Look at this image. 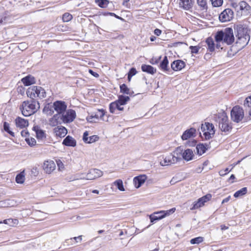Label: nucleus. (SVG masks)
<instances>
[{"mask_svg":"<svg viewBox=\"0 0 251 251\" xmlns=\"http://www.w3.org/2000/svg\"><path fill=\"white\" fill-rule=\"evenodd\" d=\"M216 42H222L227 45H231L235 41L233 29L231 27H226L224 30H219L214 35Z\"/></svg>","mask_w":251,"mask_h":251,"instance_id":"obj_1","label":"nucleus"},{"mask_svg":"<svg viewBox=\"0 0 251 251\" xmlns=\"http://www.w3.org/2000/svg\"><path fill=\"white\" fill-rule=\"evenodd\" d=\"M217 121L219 123V129L224 132H229L232 129L231 123L228 120L226 113L225 111L219 112L216 115Z\"/></svg>","mask_w":251,"mask_h":251,"instance_id":"obj_2","label":"nucleus"},{"mask_svg":"<svg viewBox=\"0 0 251 251\" xmlns=\"http://www.w3.org/2000/svg\"><path fill=\"white\" fill-rule=\"evenodd\" d=\"M26 93L29 98L35 99L38 97L40 99H42L46 97L45 89L40 86H31L27 89Z\"/></svg>","mask_w":251,"mask_h":251,"instance_id":"obj_3","label":"nucleus"},{"mask_svg":"<svg viewBox=\"0 0 251 251\" xmlns=\"http://www.w3.org/2000/svg\"><path fill=\"white\" fill-rule=\"evenodd\" d=\"M234 30L235 36L237 37L238 40H241L242 38H244L245 40L248 39V42L250 41V36L249 35L250 29H248L246 25H234Z\"/></svg>","mask_w":251,"mask_h":251,"instance_id":"obj_4","label":"nucleus"},{"mask_svg":"<svg viewBox=\"0 0 251 251\" xmlns=\"http://www.w3.org/2000/svg\"><path fill=\"white\" fill-rule=\"evenodd\" d=\"M230 118L231 120L236 123H239L243 120L245 122V117L243 108L238 105L233 106L230 111Z\"/></svg>","mask_w":251,"mask_h":251,"instance_id":"obj_5","label":"nucleus"},{"mask_svg":"<svg viewBox=\"0 0 251 251\" xmlns=\"http://www.w3.org/2000/svg\"><path fill=\"white\" fill-rule=\"evenodd\" d=\"M174 153L178 156H181L182 160L183 159L187 162L193 160L195 156L192 150L187 149L183 151L181 147H177L174 151Z\"/></svg>","mask_w":251,"mask_h":251,"instance_id":"obj_6","label":"nucleus"},{"mask_svg":"<svg viewBox=\"0 0 251 251\" xmlns=\"http://www.w3.org/2000/svg\"><path fill=\"white\" fill-rule=\"evenodd\" d=\"M234 17V12L230 8H226L219 16V21L222 23L229 22Z\"/></svg>","mask_w":251,"mask_h":251,"instance_id":"obj_7","label":"nucleus"},{"mask_svg":"<svg viewBox=\"0 0 251 251\" xmlns=\"http://www.w3.org/2000/svg\"><path fill=\"white\" fill-rule=\"evenodd\" d=\"M76 117L75 111L73 109L66 110V111L61 114V120L64 123H70L72 122Z\"/></svg>","mask_w":251,"mask_h":251,"instance_id":"obj_8","label":"nucleus"},{"mask_svg":"<svg viewBox=\"0 0 251 251\" xmlns=\"http://www.w3.org/2000/svg\"><path fill=\"white\" fill-rule=\"evenodd\" d=\"M52 107L58 114H63L66 111L67 105L64 101L56 100L53 103Z\"/></svg>","mask_w":251,"mask_h":251,"instance_id":"obj_9","label":"nucleus"},{"mask_svg":"<svg viewBox=\"0 0 251 251\" xmlns=\"http://www.w3.org/2000/svg\"><path fill=\"white\" fill-rule=\"evenodd\" d=\"M29 100H25L22 103L23 105L26 106L31 110L34 111L35 113L40 108V103L38 101L34 98H30Z\"/></svg>","mask_w":251,"mask_h":251,"instance_id":"obj_10","label":"nucleus"},{"mask_svg":"<svg viewBox=\"0 0 251 251\" xmlns=\"http://www.w3.org/2000/svg\"><path fill=\"white\" fill-rule=\"evenodd\" d=\"M103 173L97 169H91L86 175V178L88 180H92L102 176Z\"/></svg>","mask_w":251,"mask_h":251,"instance_id":"obj_11","label":"nucleus"},{"mask_svg":"<svg viewBox=\"0 0 251 251\" xmlns=\"http://www.w3.org/2000/svg\"><path fill=\"white\" fill-rule=\"evenodd\" d=\"M55 164L52 160L45 161L43 169L47 174H50L55 169Z\"/></svg>","mask_w":251,"mask_h":251,"instance_id":"obj_12","label":"nucleus"},{"mask_svg":"<svg viewBox=\"0 0 251 251\" xmlns=\"http://www.w3.org/2000/svg\"><path fill=\"white\" fill-rule=\"evenodd\" d=\"M185 66V62L179 59L174 61L171 64V69L174 71L181 70Z\"/></svg>","mask_w":251,"mask_h":251,"instance_id":"obj_13","label":"nucleus"},{"mask_svg":"<svg viewBox=\"0 0 251 251\" xmlns=\"http://www.w3.org/2000/svg\"><path fill=\"white\" fill-rule=\"evenodd\" d=\"M196 129L194 127H191L184 131L181 135L182 140H187L191 137H195L196 136Z\"/></svg>","mask_w":251,"mask_h":251,"instance_id":"obj_14","label":"nucleus"},{"mask_svg":"<svg viewBox=\"0 0 251 251\" xmlns=\"http://www.w3.org/2000/svg\"><path fill=\"white\" fill-rule=\"evenodd\" d=\"M165 157L170 165L175 164L182 160L181 157L178 156L177 155H176V154L174 153V151L172 153H170L168 155L165 156Z\"/></svg>","mask_w":251,"mask_h":251,"instance_id":"obj_15","label":"nucleus"},{"mask_svg":"<svg viewBox=\"0 0 251 251\" xmlns=\"http://www.w3.org/2000/svg\"><path fill=\"white\" fill-rule=\"evenodd\" d=\"M147 177L145 175H140L134 177L133 178V182L136 188L140 187L145 182Z\"/></svg>","mask_w":251,"mask_h":251,"instance_id":"obj_16","label":"nucleus"},{"mask_svg":"<svg viewBox=\"0 0 251 251\" xmlns=\"http://www.w3.org/2000/svg\"><path fill=\"white\" fill-rule=\"evenodd\" d=\"M194 1L192 0H179V6L185 10H190L192 8Z\"/></svg>","mask_w":251,"mask_h":251,"instance_id":"obj_17","label":"nucleus"},{"mask_svg":"<svg viewBox=\"0 0 251 251\" xmlns=\"http://www.w3.org/2000/svg\"><path fill=\"white\" fill-rule=\"evenodd\" d=\"M32 130L36 133V137L38 140H43V138H46L45 131L42 129L39 126H34Z\"/></svg>","mask_w":251,"mask_h":251,"instance_id":"obj_18","label":"nucleus"},{"mask_svg":"<svg viewBox=\"0 0 251 251\" xmlns=\"http://www.w3.org/2000/svg\"><path fill=\"white\" fill-rule=\"evenodd\" d=\"M21 81L25 86H28L36 83V79L32 75H28L22 78Z\"/></svg>","mask_w":251,"mask_h":251,"instance_id":"obj_19","label":"nucleus"},{"mask_svg":"<svg viewBox=\"0 0 251 251\" xmlns=\"http://www.w3.org/2000/svg\"><path fill=\"white\" fill-rule=\"evenodd\" d=\"M62 144L67 147H75L76 146V141L72 136L68 135L64 139Z\"/></svg>","mask_w":251,"mask_h":251,"instance_id":"obj_20","label":"nucleus"},{"mask_svg":"<svg viewBox=\"0 0 251 251\" xmlns=\"http://www.w3.org/2000/svg\"><path fill=\"white\" fill-rule=\"evenodd\" d=\"M201 129L202 131H207L211 132L212 134H213V136H214L215 133L214 125L209 122H205L204 124H201Z\"/></svg>","mask_w":251,"mask_h":251,"instance_id":"obj_21","label":"nucleus"},{"mask_svg":"<svg viewBox=\"0 0 251 251\" xmlns=\"http://www.w3.org/2000/svg\"><path fill=\"white\" fill-rule=\"evenodd\" d=\"M53 131L56 135L60 138L64 137L68 132L67 128L63 126H58L53 129Z\"/></svg>","mask_w":251,"mask_h":251,"instance_id":"obj_22","label":"nucleus"},{"mask_svg":"<svg viewBox=\"0 0 251 251\" xmlns=\"http://www.w3.org/2000/svg\"><path fill=\"white\" fill-rule=\"evenodd\" d=\"M15 124L17 127L20 128H24L28 126L29 123L27 120L25 119L20 117H18L15 120Z\"/></svg>","mask_w":251,"mask_h":251,"instance_id":"obj_23","label":"nucleus"},{"mask_svg":"<svg viewBox=\"0 0 251 251\" xmlns=\"http://www.w3.org/2000/svg\"><path fill=\"white\" fill-rule=\"evenodd\" d=\"M159 68L163 72H166L170 71V69L169 67V60L167 56H165L162 61H161Z\"/></svg>","mask_w":251,"mask_h":251,"instance_id":"obj_24","label":"nucleus"},{"mask_svg":"<svg viewBox=\"0 0 251 251\" xmlns=\"http://www.w3.org/2000/svg\"><path fill=\"white\" fill-rule=\"evenodd\" d=\"M149 216L151 223L152 224L163 218V216L162 213H161V211L154 212L152 214L150 215Z\"/></svg>","mask_w":251,"mask_h":251,"instance_id":"obj_25","label":"nucleus"},{"mask_svg":"<svg viewBox=\"0 0 251 251\" xmlns=\"http://www.w3.org/2000/svg\"><path fill=\"white\" fill-rule=\"evenodd\" d=\"M141 70L143 72L147 73L151 75H154L156 72V68L152 66L147 64H142L141 66Z\"/></svg>","mask_w":251,"mask_h":251,"instance_id":"obj_26","label":"nucleus"},{"mask_svg":"<svg viewBox=\"0 0 251 251\" xmlns=\"http://www.w3.org/2000/svg\"><path fill=\"white\" fill-rule=\"evenodd\" d=\"M208 150L207 145L203 143H199L196 146L197 154L201 155Z\"/></svg>","mask_w":251,"mask_h":251,"instance_id":"obj_27","label":"nucleus"},{"mask_svg":"<svg viewBox=\"0 0 251 251\" xmlns=\"http://www.w3.org/2000/svg\"><path fill=\"white\" fill-rule=\"evenodd\" d=\"M205 43L207 45V50L209 52H212L215 50V44L211 37H208L205 40Z\"/></svg>","mask_w":251,"mask_h":251,"instance_id":"obj_28","label":"nucleus"},{"mask_svg":"<svg viewBox=\"0 0 251 251\" xmlns=\"http://www.w3.org/2000/svg\"><path fill=\"white\" fill-rule=\"evenodd\" d=\"M20 109L23 115L25 117H28L35 113L34 111L31 110L26 106H24L23 103L20 106Z\"/></svg>","mask_w":251,"mask_h":251,"instance_id":"obj_29","label":"nucleus"},{"mask_svg":"<svg viewBox=\"0 0 251 251\" xmlns=\"http://www.w3.org/2000/svg\"><path fill=\"white\" fill-rule=\"evenodd\" d=\"M130 99L129 96H125L124 95H120L118 96V99L116 100L119 102L120 104L124 105L130 100Z\"/></svg>","mask_w":251,"mask_h":251,"instance_id":"obj_30","label":"nucleus"},{"mask_svg":"<svg viewBox=\"0 0 251 251\" xmlns=\"http://www.w3.org/2000/svg\"><path fill=\"white\" fill-rule=\"evenodd\" d=\"M53 108L52 106L50 105V103H48L45 105L43 109V112L49 115H52L54 113V109Z\"/></svg>","mask_w":251,"mask_h":251,"instance_id":"obj_31","label":"nucleus"},{"mask_svg":"<svg viewBox=\"0 0 251 251\" xmlns=\"http://www.w3.org/2000/svg\"><path fill=\"white\" fill-rule=\"evenodd\" d=\"M25 171H23L18 174L15 177V181L18 184H23L25 182Z\"/></svg>","mask_w":251,"mask_h":251,"instance_id":"obj_32","label":"nucleus"},{"mask_svg":"<svg viewBox=\"0 0 251 251\" xmlns=\"http://www.w3.org/2000/svg\"><path fill=\"white\" fill-rule=\"evenodd\" d=\"M207 0H197V4L200 7L201 10L206 12L208 9Z\"/></svg>","mask_w":251,"mask_h":251,"instance_id":"obj_33","label":"nucleus"},{"mask_svg":"<svg viewBox=\"0 0 251 251\" xmlns=\"http://www.w3.org/2000/svg\"><path fill=\"white\" fill-rule=\"evenodd\" d=\"M95 2L98 4V5L102 8H105L107 7L108 4L110 2H112L110 1L109 0H95Z\"/></svg>","mask_w":251,"mask_h":251,"instance_id":"obj_34","label":"nucleus"},{"mask_svg":"<svg viewBox=\"0 0 251 251\" xmlns=\"http://www.w3.org/2000/svg\"><path fill=\"white\" fill-rule=\"evenodd\" d=\"M248 192V189L247 187H243L241 189L237 191L234 193L233 196L235 198H237L240 197L245 195Z\"/></svg>","mask_w":251,"mask_h":251,"instance_id":"obj_35","label":"nucleus"},{"mask_svg":"<svg viewBox=\"0 0 251 251\" xmlns=\"http://www.w3.org/2000/svg\"><path fill=\"white\" fill-rule=\"evenodd\" d=\"M3 129L4 131L9 134L11 136L15 137L14 132L10 130L9 124L7 122L3 123Z\"/></svg>","mask_w":251,"mask_h":251,"instance_id":"obj_36","label":"nucleus"},{"mask_svg":"<svg viewBox=\"0 0 251 251\" xmlns=\"http://www.w3.org/2000/svg\"><path fill=\"white\" fill-rule=\"evenodd\" d=\"M204 203H203L202 200L199 198L197 201L193 202L192 204V207L190 208L191 210H195L198 209L202 206L204 205Z\"/></svg>","mask_w":251,"mask_h":251,"instance_id":"obj_37","label":"nucleus"},{"mask_svg":"<svg viewBox=\"0 0 251 251\" xmlns=\"http://www.w3.org/2000/svg\"><path fill=\"white\" fill-rule=\"evenodd\" d=\"M106 113L105 110L101 109H99L97 113L93 115L94 119L98 120L99 118L102 119Z\"/></svg>","mask_w":251,"mask_h":251,"instance_id":"obj_38","label":"nucleus"},{"mask_svg":"<svg viewBox=\"0 0 251 251\" xmlns=\"http://www.w3.org/2000/svg\"><path fill=\"white\" fill-rule=\"evenodd\" d=\"M114 184L117 187V188L121 191H124L125 188L123 185V181L121 179L116 180Z\"/></svg>","mask_w":251,"mask_h":251,"instance_id":"obj_39","label":"nucleus"},{"mask_svg":"<svg viewBox=\"0 0 251 251\" xmlns=\"http://www.w3.org/2000/svg\"><path fill=\"white\" fill-rule=\"evenodd\" d=\"M176 209L175 207L172 208L171 209L167 210H161V213H162L163 218L166 216H169L170 215L174 213Z\"/></svg>","mask_w":251,"mask_h":251,"instance_id":"obj_40","label":"nucleus"},{"mask_svg":"<svg viewBox=\"0 0 251 251\" xmlns=\"http://www.w3.org/2000/svg\"><path fill=\"white\" fill-rule=\"evenodd\" d=\"M120 93L123 94H128L129 93V88L127 87L126 84L123 83L120 85Z\"/></svg>","mask_w":251,"mask_h":251,"instance_id":"obj_41","label":"nucleus"},{"mask_svg":"<svg viewBox=\"0 0 251 251\" xmlns=\"http://www.w3.org/2000/svg\"><path fill=\"white\" fill-rule=\"evenodd\" d=\"M203 241V237H197L192 238L190 240V243L191 244H199Z\"/></svg>","mask_w":251,"mask_h":251,"instance_id":"obj_42","label":"nucleus"},{"mask_svg":"<svg viewBox=\"0 0 251 251\" xmlns=\"http://www.w3.org/2000/svg\"><path fill=\"white\" fill-rule=\"evenodd\" d=\"M201 47L199 45L198 46H190L189 47V49L191 50V54H197L199 53V50L201 49Z\"/></svg>","mask_w":251,"mask_h":251,"instance_id":"obj_43","label":"nucleus"},{"mask_svg":"<svg viewBox=\"0 0 251 251\" xmlns=\"http://www.w3.org/2000/svg\"><path fill=\"white\" fill-rule=\"evenodd\" d=\"M73 18L72 15L69 13H65L62 16V20L64 22L71 21Z\"/></svg>","mask_w":251,"mask_h":251,"instance_id":"obj_44","label":"nucleus"},{"mask_svg":"<svg viewBox=\"0 0 251 251\" xmlns=\"http://www.w3.org/2000/svg\"><path fill=\"white\" fill-rule=\"evenodd\" d=\"M25 140L27 144L30 147H33L36 145V141L34 138H26Z\"/></svg>","mask_w":251,"mask_h":251,"instance_id":"obj_45","label":"nucleus"},{"mask_svg":"<svg viewBox=\"0 0 251 251\" xmlns=\"http://www.w3.org/2000/svg\"><path fill=\"white\" fill-rule=\"evenodd\" d=\"M213 7H220L223 3V0H210Z\"/></svg>","mask_w":251,"mask_h":251,"instance_id":"obj_46","label":"nucleus"},{"mask_svg":"<svg viewBox=\"0 0 251 251\" xmlns=\"http://www.w3.org/2000/svg\"><path fill=\"white\" fill-rule=\"evenodd\" d=\"M102 15L104 16H107L110 15L111 16L115 17L116 19L120 20L122 21H125V19H123L122 17H120L118 15H117L115 13H112V12H103L102 13Z\"/></svg>","mask_w":251,"mask_h":251,"instance_id":"obj_47","label":"nucleus"},{"mask_svg":"<svg viewBox=\"0 0 251 251\" xmlns=\"http://www.w3.org/2000/svg\"><path fill=\"white\" fill-rule=\"evenodd\" d=\"M244 106L245 107L251 108V96L246 98L244 102Z\"/></svg>","mask_w":251,"mask_h":251,"instance_id":"obj_48","label":"nucleus"},{"mask_svg":"<svg viewBox=\"0 0 251 251\" xmlns=\"http://www.w3.org/2000/svg\"><path fill=\"white\" fill-rule=\"evenodd\" d=\"M88 138L86 143L90 144L98 141L99 137L97 135H92L89 137Z\"/></svg>","mask_w":251,"mask_h":251,"instance_id":"obj_49","label":"nucleus"},{"mask_svg":"<svg viewBox=\"0 0 251 251\" xmlns=\"http://www.w3.org/2000/svg\"><path fill=\"white\" fill-rule=\"evenodd\" d=\"M203 132V135L204 136V139L205 140H209L214 136L211 132L207 131H202Z\"/></svg>","mask_w":251,"mask_h":251,"instance_id":"obj_50","label":"nucleus"},{"mask_svg":"<svg viewBox=\"0 0 251 251\" xmlns=\"http://www.w3.org/2000/svg\"><path fill=\"white\" fill-rule=\"evenodd\" d=\"M212 198V195L210 194H207L206 195L200 198L203 203L204 204L206 202L209 201Z\"/></svg>","mask_w":251,"mask_h":251,"instance_id":"obj_51","label":"nucleus"},{"mask_svg":"<svg viewBox=\"0 0 251 251\" xmlns=\"http://www.w3.org/2000/svg\"><path fill=\"white\" fill-rule=\"evenodd\" d=\"M197 141L195 139H193L191 141H188L186 142L185 145L188 147H194L197 146Z\"/></svg>","mask_w":251,"mask_h":251,"instance_id":"obj_52","label":"nucleus"},{"mask_svg":"<svg viewBox=\"0 0 251 251\" xmlns=\"http://www.w3.org/2000/svg\"><path fill=\"white\" fill-rule=\"evenodd\" d=\"M2 223H3L4 224L9 225V226H11L15 223H14L13 219H5V220H3V221H0V224H2Z\"/></svg>","mask_w":251,"mask_h":251,"instance_id":"obj_53","label":"nucleus"},{"mask_svg":"<svg viewBox=\"0 0 251 251\" xmlns=\"http://www.w3.org/2000/svg\"><path fill=\"white\" fill-rule=\"evenodd\" d=\"M115 104H116V102H115V101H114L110 103L109 104V111L111 113H114L115 112V109H116V108L115 107Z\"/></svg>","mask_w":251,"mask_h":251,"instance_id":"obj_54","label":"nucleus"},{"mask_svg":"<svg viewBox=\"0 0 251 251\" xmlns=\"http://www.w3.org/2000/svg\"><path fill=\"white\" fill-rule=\"evenodd\" d=\"M137 73V71H136V69L134 67H132L130 68L127 73V75H129L131 76H134Z\"/></svg>","mask_w":251,"mask_h":251,"instance_id":"obj_55","label":"nucleus"},{"mask_svg":"<svg viewBox=\"0 0 251 251\" xmlns=\"http://www.w3.org/2000/svg\"><path fill=\"white\" fill-rule=\"evenodd\" d=\"M247 5V2H246L245 1H242L240 2L239 3V6H240V10H244L245 9V8Z\"/></svg>","mask_w":251,"mask_h":251,"instance_id":"obj_56","label":"nucleus"},{"mask_svg":"<svg viewBox=\"0 0 251 251\" xmlns=\"http://www.w3.org/2000/svg\"><path fill=\"white\" fill-rule=\"evenodd\" d=\"M183 44V42H176L172 43L170 44H169L168 47L169 48L176 47L180 45H182Z\"/></svg>","mask_w":251,"mask_h":251,"instance_id":"obj_57","label":"nucleus"},{"mask_svg":"<svg viewBox=\"0 0 251 251\" xmlns=\"http://www.w3.org/2000/svg\"><path fill=\"white\" fill-rule=\"evenodd\" d=\"M61 114H58V113H57V114H56L53 116L52 119L54 120L56 122V124H57L58 123V120L59 119H61Z\"/></svg>","mask_w":251,"mask_h":251,"instance_id":"obj_58","label":"nucleus"},{"mask_svg":"<svg viewBox=\"0 0 251 251\" xmlns=\"http://www.w3.org/2000/svg\"><path fill=\"white\" fill-rule=\"evenodd\" d=\"M163 160L161 161L160 164L162 166L169 165V162H168L167 159H166L165 156H163Z\"/></svg>","mask_w":251,"mask_h":251,"instance_id":"obj_59","label":"nucleus"},{"mask_svg":"<svg viewBox=\"0 0 251 251\" xmlns=\"http://www.w3.org/2000/svg\"><path fill=\"white\" fill-rule=\"evenodd\" d=\"M230 172L229 168H226L225 170H221L220 172V175L221 176H224Z\"/></svg>","mask_w":251,"mask_h":251,"instance_id":"obj_60","label":"nucleus"},{"mask_svg":"<svg viewBox=\"0 0 251 251\" xmlns=\"http://www.w3.org/2000/svg\"><path fill=\"white\" fill-rule=\"evenodd\" d=\"M88 132L87 131H86L84 132L83 133V138H82V139L83 140V141L86 143L87 140H88Z\"/></svg>","mask_w":251,"mask_h":251,"instance_id":"obj_61","label":"nucleus"},{"mask_svg":"<svg viewBox=\"0 0 251 251\" xmlns=\"http://www.w3.org/2000/svg\"><path fill=\"white\" fill-rule=\"evenodd\" d=\"M116 104H115V107L117 109H118L119 111H123L124 108L123 107H121L122 105V104H120L119 102H118L117 100H115Z\"/></svg>","mask_w":251,"mask_h":251,"instance_id":"obj_62","label":"nucleus"},{"mask_svg":"<svg viewBox=\"0 0 251 251\" xmlns=\"http://www.w3.org/2000/svg\"><path fill=\"white\" fill-rule=\"evenodd\" d=\"M130 0H123V2L122 3V5L125 6L127 8H129L130 7V4L128 3Z\"/></svg>","mask_w":251,"mask_h":251,"instance_id":"obj_63","label":"nucleus"},{"mask_svg":"<svg viewBox=\"0 0 251 251\" xmlns=\"http://www.w3.org/2000/svg\"><path fill=\"white\" fill-rule=\"evenodd\" d=\"M21 134L22 137H26L27 136H29V133L28 131L25 130H23L21 132Z\"/></svg>","mask_w":251,"mask_h":251,"instance_id":"obj_64","label":"nucleus"}]
</instances>
